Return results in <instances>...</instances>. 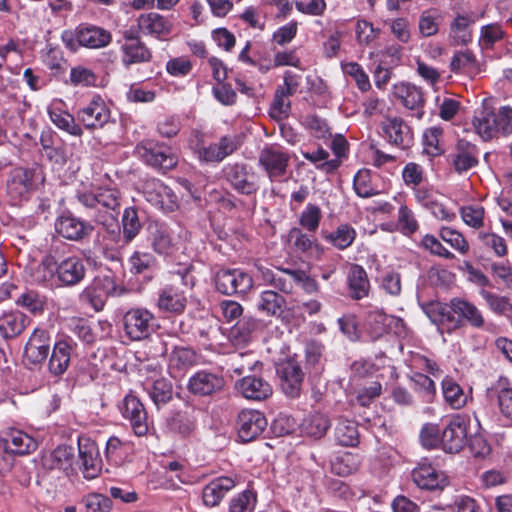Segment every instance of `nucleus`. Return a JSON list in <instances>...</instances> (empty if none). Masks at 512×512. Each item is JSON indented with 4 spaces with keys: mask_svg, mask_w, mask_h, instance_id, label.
I'll return each instance as SVG.
<instances>
[{
    "mask_svg": "<svg viewBox=\"0 0 512 512\" xmlns=\"http://www.w3.org/2000/svg\"><path fill=\"white\" fill-rule=\"evenodd\" d=\"M187 304V298L184 292L175 286H166L158 297V307L160 310L180 314L184 311Z\"/></svg>",
    "mask_w": 512,
    "mask_h": 512,
    "instance_id": "38",
    "label": "nucleus"
},
{
    "mask_svg": "<svg viewBox=\"0 0 512 512\" xmlns=\"http://www.w3.org/2000/svg\"><path fill=\"white\" fill-rule=\"evenodd\" d=\"M85 275L86 266L79 256H68L57 262V282L61 286H75L84 279Z\"/></svg>",
    "mask_w": 512,
    "mask_h": 512,
    "instance_id": "23",
    "label": "nucleus"
},
{
    "mask_svg": "<svg viewBox=\"0 0 512 512\" xmlns=\"http://www.w3.org/2000/svg\"><path fill=\"white\" fill-rule=\"evenodd\" d=\"M137 27L138 31L144 36L165 40L173 30V23L168 17L151 11L139 15Z\"/></svg>",
    "mask_w": 512,
    "mask_h": 512,
    "instance_id": "18",
    "label": "nucleus"
},
{
    "mask_svg": "<svg viewBox=\"0 0 512 512\" xmlns=\"http://www.w3.org/2000/svg\"><path fill=\"white\" fill-rule=\"evenodd\" d=\"M380 135L390 145L406 149L412 145L413 133L408 124L400 117L388 116L380 123Z\"/></svg>",
    "mask_w": 512,
    "mask_h": 512,
    "instance_id": "8",
    "label": "nucleus"
},
{
    "mask_svg": "<svg viewBox=\"0 0 512 512\" xmlns=\"http://www.w3.org/2000/svg\"><path fill=\"white\" fill-rule=\"evenodd\" d=\"M80 470L88 480L98 477L102 470V459L97 444L85 437L78 439Z\"/></svg>",
    "mask_w": 512,
    "mask_h": 512,
    "instance_id": "16",
    "label": "nucleus"
},
{
    "mask_svg": "<svg viewBox=\"0 0 512 512\" xmlns=\"http://www.w3.org/2000/svg\"><path fill=\"white\" fill-rule=\"evenodd\" d=\"M236 390L246 399L262 401L269 398L273 389L263 378L257 376H245L235 383Z\"/></svg>",
    "mask_w": 512,
    "mask_h": 512,
    "instance_id": "31",
    "label": "nucleus"
},
{
    "mask_svg": "<svg viewBox=\"0 0 512 512\" xmlns=\"http://www.w3.org/2000/svg\"><path fill=\"white\" fill-rule=\"evenodd\" d=\"M124 332L133 341L143 340L155 329L154 315L146 308H131L123 316Z\"/></svg>",
    "mask_w": 512,
    "mask_h": 512,
    "instance_id": "6",
    "label": "nucleus"
},
{
    "mask_svg": "<svg viewBox=\"0 0 512 512\" xmlns=\"http://www.w3.org/2000/svg\"><path fill=\"white\" fill-rule=\"evenodd\" d=\"M30 324V318L19 310L3 312L0 315V334L6 338L20 335Z\"/></svg>",
    "mask_w": 512,
    "mask_h": 512,
    "instance_id": "36",
    "label": "nucleus"
},
{
    "mask_svg": "<svg viewBox=\"0 0 512 512\" xmlns=\"http://www.w3.org/2000/svg\"><path fill=\"white\" fill-rule=\"evenodd\" d=\"M348 292L352 299L360 300L368 296L370 282L365 269L358 264H352L347 274Z\"/></svg>",
    "mask_w": 512,
    "mask_h": 512,
    "instance_id": "37",
    "label": "nucleus"
},
{
    "mask_svg": "<svg viewBox=\"0 0 512 512\" xmlns=\"http://www.w3.org/2000/svg\"><path fill=\"white\" fill-rule=\"evenodd\" d=\"M423 310L441 332L452 333L465 324L476 329H481L485 325L481 310L472 302L460 297L450 299L447 304L429 303L424 306Z\"/></svg>",
    "mask_w": 512,
    "mask_h": 512,
    "instance_id": "1",
    "label": "nucleus"
},
{
    "mask_svg": "<svg viewBox=\"0 0 512 512\" xmlns=\"http://www.w3.org/2000/svg\"><path fill=\"white\" fill-rule=\"evenodd\" d=\"M441 384L444 400L451 408L460 409L466 405L468 394L452 377H444Z\"/></svg>",
    "mask_w": 512,
    "mask_h": 512,
    "instance_id": "42",
    "label": "nucleus"
},
{
    "mask_svg": "<svg viewBox=\"0 0 512 512\" xmlns=\"http://www.w3.org/2000/svg\"><path fill=\"white\" fill-rule=\"evenodd\" d=\"M128 450L127 444L123 443L119 438L112 436L106 443L105 455L111 464L119 466L126 460Z\"/></svg>",
    "mask_w": 512,
    "mask_h": 512,
    "instance_id": "54",
    "label": "nucleus"
},
{
    "mask_svg": "<svg viewBox=\"0 0 512 512\" xmlns=\"http://www.w3.org/2000/svg\"><path fill=\"white\" fill-rule=\"evenodd\" d=\"M226 180L233 189L243 195L255 194L258 190L256 175L252 168L243 163L228 164L224 168Z\"/></svg>",
    "mask_w": 512,
    "mask_h": 512,
    "instance_id": "14",
    "label": "nucleus"
},
{
    "mask_svg": "<svg viewBox=\"0 0 512 512\" xmlns=\"http://www.w3.org/2000/svg\"><path fill=\"white\" fill-rule=\"evenodd\" d=\"M50 120L60 129L73 136H81L82 128L75 122V118L68 112L59 109L49 110Z\"/></svg>",
    "mask_w": 512,
    "mask_h": 512,
    "instance_id": "52",
    "label": "nucleus"
},
{
    "mask_svg": "<svg viewBox=\"0 0 512 512\" xmlns=\"http://www.w3.org/2000/svg\"><path fill=\"white\" fill-rule=\"evenodd\" d=\"M1 441L5 451L12 454H27L37 447V443L32 437L17 429H8L2 432Z\"/></svg>",
    "mask_w": 512,
    "mask_h": 512,
    "instance_id": "35",
    "label": "nucleus"
},
{
    "mask_svg": "<svg viewBox=\"0 0 512 512\" xmlns=\"http://www.w3.org/2000/svg\"><path fill=\"white\" fill-rule=\"evenodd\" d=\"M505 36V32L498 23H491L481 27L479 43L485 49H491L494 44Z\"/></svg>",
    "mask_w": 512,
    "mask_h": 512,
    "instance_id": "58",
    "label": "nucleus"
},
{
    "mask_svg": "<svg viewBox=\"0 0 512 512\" xmlns=\"http://www.w3.org/2000/svg\"><path fill=\"white\" fill-rule=\"evenodd\" d=\"M440 15L436 11H423L419 17L418 30L422 37L436 35L439 30Z\"/></svg>",
    "mask_w": 512,
    "mask_h": 512,
    "instance_id": "56",
    "label": "nucleus"
},
{
    "mask_svg": "<svg viewBox=\"0 0 512 512\" xmlns=\"http://www.w3.org/2000/svg\"><path fill=\"white\" fill-rule=\"evenodd\" d=\"M342 71L345 75L350 76L355 82L357 87L361 91H367L370 89L369 77L357 62L342 63Z\"/></svg>",
    "mask_w": 512,
    "mask_h": 512,
    "instance_id": "59",
    "label": "nucleus"
},
{
    "mask_svg": "<svg viewBox=\"0 0 512 512\" xmlns=\"http://www.w3.org/2000/svg\"><path fill=\"white\" fill-rule=\"evenodd\" d=\"M335 439L342 446H356L359 442L357 424L352 420L340 418L335 427Z\"/></svg>",
    "mask_w": 512,
    "mask_h": 512,
    "instance_id": "46",
    "label": "nucleus"
},
{
    "mask_svg": "<svg viewBox=\"0 0 512 512\" xmlns=\"http://www.w3.org/2000/svg\"><path fill=\"white\" fill-rule=\"evenodd\" d=\"M356 231L348 224H341L333 232L323 233V238L340 250L348 248L355 240Z\"/></svg>",
    "mask_w": 512,
    "mask_h": 512,
    "instance_id": "47",
    "label": "nucleus"
},
{
    "mask_svg": "<svg viewBox=\"0 0 512 512\" xmlns=\"http://www.w3.org/2000/svg\"><path fill=\"white\" fill-rule=\"evenodd\" d=\"M276 372L284 394L290 398H297L300 395L304 378L300 366L296 362L288 360L278 364Z\"/></svg>",
    "mask_w": 512,
    "mask_h": 512,
    "instance_id": "20",
    "label": "nucleus"
},
{
    "mask_svg": "<svg viewBox=\"0 0 512 512\" xmlns=\"http://www.w3.org/2000/svg\"><path fill=\"white\" fill-rule=\"evenodd\" d=\"M331 422L327 415L319 412L307 415L300 424V431L304 436L320 439L328 431Z\"/></svg>",
    "mask_w": 512,
    "mask_h": 512,
    "instance_id": "39",
    "label": "nucleus"
},
{
    "mask_svg": "<svg viewBox=\"0 0 512 512\" xmlns=\"http://www.w3.org/2000/svg\"><path fill=\"white\" fill-rule=\"evenodd\" d=\"M120 50L122 63L126 67L149 62L152 58L150 49L138 37L125 35V42L121 45Z\"/></svg>",
    "mask_w": 512,
    "mask_h": 512,
    "instance_id": "34",
    "label": "nucleus"
},
{
    "mask_svg": "<svg viewBox=\"0 0 512 512\" xmlns=\"http://www.w3.org/2000/svg\"><path fill=\"white\" fill-rule=\"evenodd\" d=\"M61 39L71 51H77L79 47L101 49L111 43L112 34L96 25L80 24L74 30L63 31Z\"/></svg>",
    "mask_w": 512,
    "mask_h": 512,
    "instance_id": "3",
    "label": "nucleus"
},
{
    "mask_svg": "<svg viewBox=\"0 0 512 512\" xmlns=\"http://www.w3.org/2000/svg\"><path fill=\"white\" fill-rule=\"evenodd\" d=\"M147 239L153 251L161 256H171L178 249L171 230L163 223H150Z\"/></svg>",
    "mask_w": 512,
    "mask_h": 512,
    "instance_id": "21",
    "label": "nucleus"
},
{
    "mask_svg": "<svg viewBox=\"0 0 512 512\" xmlns=\"http://www.w3.org/2000/svg\"><path fill=\"white\" fill-rule=\"evenodd\" d=\"M286 307V300L275 291H263L257 302V309L267 316L280 317Z\"/></svg>",
    "mask_w": 512,
    "mask_h": 512,
    "instance_id": "41",
    "label": "nucleus"
},
{
    "mask_svg": "<svg viewBox=\"0 0 512 512\" xmlns=\"http://www.w3.org/2000/svg\"><path fill=\"white\" fill-rule=\"evenodd\" d=\"M322 211L319 206L308 203L299 216V224L309 232H315L320 225Z\"/></svg>",
    "mask_w": 512,
    "mask_h": 512,
    "instance_id": "55",
    "label": "nucleus"
},
{
    "mask_svg": "<svg viewBox=\"0 0 512 512\" xmlns=\"http://www.w3.org/2000/svg\"><path fill=\"white\" fill-rule=\"evenodd\" d=\"M31 281L38 285L53 286L57 281V260L52 253L46 254L42 260L28 268Z\"/></svg>",
    "mask_w": 512,
    "mask_h": 512,
    "instance_id": "33",
    "label": "nucleus"
},
{
    "mask_svg": "<svg viewBox=\"0 0 512 512\" xmlns=\"http://www.w3.org/2000/svg\"><path fill=\"white\" fill-rule=\"evenodd\" d=\"M50 351L49 332L43 328H35L24 346L23 362L30 369L41 368Z\"/></svg>",
    "mask_w": 512,
    "mask_h": 512,
    "instance_id": "5",
    "label": "nucleus"
},
{
    "mask_svg": "<svg viewBox=\"0 0 512 512\" xmlns=\"http://www.w3.org/2000/svg\"><path fill=\"white\" fill-rule=\"evenodd\" d=\"M412 479L417 487L429 491L442 490L449 484L447 475L427 459H422L412 470Z\"/></svg>",
    "mask_w": 512,
    "mask_h": 512,
    "instance_id": "13",
    "label": "nucleus"
},
{
    "mask_svg": "<svg viewBox=\"0 0 512 512\" xmlns=\"http://www.w3.org/2000/svg\"><path fill=\"white\" fill-rule=\"evenodd\" d=\"M169 363L179 370L186 369L196 363V354L190 348L176 347L169 357Z\"/></svg>",
    "mask_w": 512,
    "mask_h": 512,
    "instance_id": "60",
    "label": "nucleus"
},
{
    "mask_svg": "<svg viewBox=\"0 0 512 512\" xmlns=\"http://www.w3.org/2000/svg\"><path fill=\"white\" fill-rule=\"evenodd\" d=\"M74 197L86 215L99 224L107 225L118 215L119 193L115 189L81 182L75 190Z\"/></svg>",
    "mask_w": 512,
    "mask_h": 512,
    "instance_id": "2",
    "label": "nucleus"
},
{
    "mask_svg": "<svg viewBox=\"0 0 512 512\" xmlns=\"http://www.w3.org/2000/svg\"><path fill=\"white\" fill-rule=\"evenodd\" d=\"M110 116V108L100 95H94L92 99L76 113L77 120L89 130L102 128L109 122Z\"/></svg>",
    "mask_w": 512,
    "mask_h": 512,
    "instance_id": "7",
    "label": "nucleus"
},
{
    "mask_svg": "<svg viewBox=\"0 0 512 512\" xmlns=\"http://www.w3.org/2000/svg\"><path fill=\"white\" fill-rule=\"evenodd\" d=\"M392 323L402 325V319L396 316L386 314L383 309L373 308L366 314L364 326L372 340L382 337Z\"/></svg>",
    "mask_w": 512,
    "mask_h": 512,
    "instance_id": "32",
    "label": "nucleus"
},
{
    "mask_svg": "<svg viewBox=\"0 0 512 512\" xmlns=\"http://www.w3.org/2000/svg\"><path fill=\"white\" fill-rule=\"evenodd\" d=\"M236 426L239 439L246 443L256 439L264 432L267 420L264 414L258 410L243 409L238 414Z\"/></svg>",
    "mask_w": 512,
    "mask_h": 512,
    "instance_id": "17",
    "label": "nucleus"
},
{
    "mask_svg": "<svg viewBox=\"0 0 512 512\" xmlns=\"http://www.w3.org/2000/svg\"><path fill=\"white\" fill-rule=\"evenodd\" d=\"M473 20L467 15H457L450 24V39L453 45H466L472 40L470 26Z\"/></svg>",
    "mask_w": 512,
    "mask_h": 512,
    "instance_id": "44",
    "label": "nucleus"
},
{
    "mask_svg": "<svg viewBox=\"0 0 512 512\" xmlns=\"http://www.w3.org/2000/svg\"><path fill=\"white\" fill-rule=\"evenodd\" d=\"M289 161V154L277 146L264 147L258 157L260 167L267 173L271 181L285 175Z\"/></svg>",
    "mask_w": 512,
    "mask_h": 512,
    "instance_id": "15",
    "label": "nucleus"
},
{
    "mask_svg": "<svg viewBox=\"0 0 512 512\" xmlns=\"http://www.w3.org/2000/svg\"><path fill=\"white\" fill-rule=\"evenodd\" d=\"M393 95L406 109L413 111L412 115L417 119L423 117L425 100L419 87L401 82L394 85Z\"/></svg>",
    "mask_w": 512,
    "mask_h": 512,
    "instance_id": "22",
    "label": "nucleus"
},
{
    "mask_svg": "<svg viewBox=\"0 0 512 512\" xmlns=\"http://www.w3.org/2000/svg\"><path fill=\"white\" fill-rule=\"evenodd\" d=\"M35 171L22 167L14 168L7 181V193L14 201L25 199L33 189Z\"/></svg>",
    "mask_w": 512,
    "mask_h": 512,
    "instance_id": "28",
    "label": "nucleus"
},
{
    "mask_svg": "<svg viewBox=\"0 0 512 512\" xmlns=\"http://www.w3.org/2000/svg\"><path fill=\"white\" fill-rule=\"evenodd\" d=\"M141 227L136 209L133 207L126 208L122 215V232L125 241L127 243L131 242L138 235Z\"/></svg>",
    "mask_w": 512,
    "mask_h": 512,
    "instance_id": "53",
    "label": "nucleus"
},
{
    "mask_svg": "<svg viewBox=\"0 0 512 512\" xmlns=\"http://www.w3.org/2000/svg\"><path fill=\"white\" fill-rule=\"evenodd\" d=\"M468 420L453 416L441 433V447L447 453H458L467 443Z\"/></svg>",
    "mask_w": 512,
    "mask_h": 512,
    "instance_id": "11",
    "label": "nucleus"
},
{
    "mask_svg": "<svg viewBox=\"0 0 512 512\" xmlns=\"http://www.w3.org/2000/svg\"><path fill=\"white\" fill-rule=\"evenodd\" d=\"M229 370L236 375H242L247 371H254L259 364L252 352L233 353L229 356Z\"/></svg>",
    "mask_w": 512,
    "mask_h": 512,
    "instance_id": "50",
    "label": "nucleus"
},
{
    "mask_svg": "<svg viewBox=\"0 0 512 512\" xmlns=\"http://www.w3.org/2000/svg\"><path fill=\"white\" fill-rule=\"evenodd\" d=\"M136 153L147 165L162 171L171 170L178 163V156L170 147L152 141L138 144Z\"/></svg>",
    "mask_w": 512,
    "mask_h": 512,
    "instance_id": "4",
    "label": "nucleus"
},
{
    "mask_svg": "<svg viewBox=\"0 0 512 512\" xmlns=\"http://www.w3.org/2000/svg\"><path fill=\"white\" fill-rule=\"evenodd\" d=\"M74 450L68 445H59L53 451L43 456V466L49 470L67 471L71 468Z\"/></svg>",
    "mask_w": 512,
    "mask_h": 512,
    "instance_id": "40",
    "label": "nucleus"
},
{
    "mask_svg": "<svg viewBox=\"0 0 512 512\" xmlns=\"http://www.w3.org/2000/svg\"><path fill=\"white\" fill-rule=\"evenodd\" d=\"M55 229L58 234L68 240L80 241L91 235L93 226L70 213H66L57 218Z\"/></svg>",
    "mask_w": 512,
    "mask_h": 512,
    "instance_id": "24",
    "label": "nucleus"
},
{
    "mask_svg": "<svg viewBox=\"0 0 512 512\" xmlns=\"http://www.w3.org/2000/svg\"><path fill=\"white\" fill-rule=\"evenodd\" d=\"M379 287L390 296H399L402 290L400 273L386 270L380 278Z\"/></svg>",
    "mask_w": 512,
    "mask_h": 512,
    "instance_id": "61",
    "label": "nucleus"
},
{
    "mask_svg": "<svg viewBox=\"0 0 512 512\" xmlns=\"http://www.w3.org/2000/svg\"><path fill=\"white\" fill-rule=\"evenodd\" d=\"M258 322L252 317H243L232 327L230 337L235 345H243L250 341L252 332L257 328Z\"/></svg>",
    "mask_w": 512,
    "mask_h": 512,
    "instance_id": "49",
    "label": "nucleus"
},
{
    "mask_svg": "<svg viewBox=\"0 0 512 512\" xmlns=\"http://www.w3.org/2000/svg\"><path fill=\"white\" fill-rule=\"evenodd\" d=\"M144 196L153 206L164 211H173L177 207L176 194L158 180H153L145 186Z\"/></svg>",
    "mask_w": 512,
    "mask_h": 512,
    "instance_id": "29",
    "label": "nucleus"
},
{
    "mask_svg": "<svg viewBox=\"0 0 512 512\" xmlns=\"http://www.w3.org/2000/svg\"><path fill=\"white\" fill-rule=\"evenodd\" d=\"M122 292L123 289L116 286L113 277L105 275L97 277L90 286L86 287L82 297L95 311H100L103 309L108 296H118Z\"/></svg>",
    "mask_w": 512,
    "mask_h": 512,
    "instance_id": "12",
    "label": "nucleus"
},
{
    "mask_svg": "<svg viewBox=\"0 0 512 512\" xmlns=\"http://www.w3.org/2000/svg\"><path fill=\"white\" fill-rule=\"evenodd\" d=\"M495 121V113L488 108H483L476 112L473 126L476 133L483 140H489L497 134V124Z\"/></svg>",
    "mask_w": 512,
    "mask_h": 512,
    "instance_id": "43",
    "label": "nucleus"
},
{
    "mask_svg": "<svg viewBox=\"0 0 512 512\" xmlns=\"http://www.w3.org/2000/svg\"><path fill=\"white\" fill-rule=\"evenodd\" d=\"M16 304L33 315H42L47 306V297L36 290H26L16 299Z\"/></svg>",
    "mask_w": 512,
    "mask_h": 512,
    "instance_id": "45",
    "label": "nucleus"
},
{
    "mask_svg": "<svg viewBox=\"0 0 512 512\" xmlns=\"http://www.w3.org/2000/svg\"><path fill=\"white\" fill-rule=\"evenodd\" d=\"M119 411L123 418L129 421L136 436L141 437L147 434L149 429L147 412L138 397L127 394L119 404Z\"/></svg>",
    "mask_w": 512,
    "mask_h": 512,
    "instance_id": "9",
    "label": "nucleus"
},
{
    "mask_svg": "<svg viewBox=\"0 0 512 512\" xmlns=\"http://www.w3.org/2000/svg\"><path fill=\"white\" fill-rule=\"evenodd\" d=\"M143 369L152 372V375L143 381V389L157 407L166 404L172 398L171 384L160 376L158 365H146Z\"/></svg>",
    "mask_w": 512,
    "mask_h": 512,
    "instance_id": "19",
    "label": "nucleus"
},
{
    "mask_svg": "<svg viewBox=\"0 0 512 512\" xmlns=\"http://www.w3.org/2000/svg\"><path fill=\"white\" fill-rule=\"evenodd\" d=\"M215 286L225 295L246 293L252 288L253 279L240 269H221L215 275Z\"/></svg>",
    "mask_w": 512,
    "mask_h": 512,
    "instance_id": "10",
    "label": "nucleus"
},
{
    "mask_svg": "<svg viewBox=\"0 0 512 512\" xmlns=\"http://www.w3.org/2000/svg\"><path fill=\"white\" fill-rule=\"evenodd\" d=\"M75 345L69 336H62L54 343L48 361V370L52 375L60 376L67 371Z\"/></svg>",
    "mask_w": 512,
    "mask_h": 512,
    "instance_id": "25",
    "label": "nucleus"
},
{
    "mask_svg": "<svg viewBox=\"0 0 512 512\" xmlns=\"http://www.w3.org/2000/svg\"><path fill=\"white\" fill-rule=\"evenodd\" d=\"M478 156L479 151L476 145L465 139H459L449 155V161L454 170L461 174L477 166Z\"/></svg>",
    "mask_w": 512,
    "mask_h": 512,
    "instance_id": "26",
    "label": "nucleus"
},
{
    "mask_svg": "<svg viewBox=\"0 0 512 512\" xmlns=\"http://www.w3.org/2000/svg\"><path fill=\"white\" fill-rule=\"evenodd\" d=\"M256 497L251 491H243L230 501V512H252L255 508Z\"/></svg>",
    "mask_w": 512,
    "mask_h": 512,
    "instance_id": "64",
    "label": "nucleus"
},
{
    "mask_svg": "<svg viewBox=\"0 0 512 512\" xmlns=\"http://www.w3.org/2000/svg\"><path fill=\"white\" fill-rule=\"evenodd\" d=\"M236 485L232 476H219L209 481L202 490V501L206 507H215L220 504L226 494Z\"/></svg>",
    "mask_w": 512,
    "mask_h": 512,
    "instance_id": "30",
    "label": "nucleus"
},
{
    "mask_svg": "<svg viewBox=\"0 0 512 512\" xmlns=\"http://www.w3.org/2000/svg\"><path fill=\"white\" fill-rule=\"evenodd\" d=\"M484 208L480 205H467L460 209V215L464 223L474 229L484 225Z\"/></svg>",
    "mask_w": 512,
    "mask_h": 512,
    "instance_id": "62",
    "label": "nucleus"
},
{
    "mask_svg": "<svg viewBox=\"0 0 512 512\" xmlns=\"http://www.w3.org/2000/svg\"><path fill=\"white\" fill-rule=\"evenodd\" d=\"M397 225L401 233L406 236L414 234L419 228L414 212L406 205L399 207Z\"/></svg>",
    "mask_w": 512,
    "mask_h": 512,
    "instance_id": "57",
    "label": "nucleus"
},
{
    "mask_svg": "<svg viewBox=\"0 0 512 512\" xmlns=\"http://www.w3.org/2000/svg\"><path fill=\"white\" fill-rule=\"evenodd\" d=\"M450 68L455 73H477L479 65L474 53L470 50L456 52L450 62Z\"/></svg>",
    "mask_w": 512,
    "mask_h": 512,
    "instance_id": "48",
    "label": "nucleus"
},
{
    "mask_svg": "<svg viewBox=\"0 0 512 512\" xmlns=\"http://www.w3.org/2000/svg\"><path fill=\"white\" fill-rule=\"evenodd\" d=\"M303 157L315 164L316 168L324 173H333L340 166V160H328L329 153L323 148H318L313 152H302Z\"/></svg>",
    "mask_w": 512,
    "mask_h": 512,
    "instance_id": "51",
    "label": "nucleus"
},
{
    "mask_svg": "<svg viewBox=\"0 0 512 512\" xmlns=\"http://www.w3.org/2000/svg\"><path fill=\"white\" fill-rule=\"evenodd\" d=\"M224 385L225 381L221 375L201 370L189 378L187 388L194 395L208 396L222 390Z\"/></svg>",
    "mask_w": 512,
    "mask_h": 512,
    "instance_id": "27",
    "label": "nucleus"
},
{
    "mask_svg": "<svg viewBox=\"0 0 512 512\" xmlns=\"http://www.w3.org/2000/svg\"><path fill=\"white\" fill-rule=\"evenodd\" d=\"M440 237L444 242L463 255L469 251V244L464 236L452 228L442 227L440 229Z\"/></svg>",
    "mask_w": 512,
    "mask_h": 512,
    "instance_id": "63",
    "label": "nucleus"
}]
</instances>
